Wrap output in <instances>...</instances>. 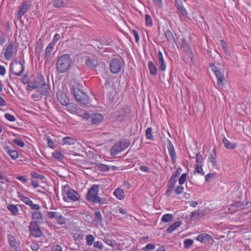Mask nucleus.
Masks as SVG:
<instances>
[{"mask_svg":"<svg viewBox=\"0 0 251 251\" xmlns=\"http://www.w3.org/2000/svg\"><path fill=\"white\" fill-rule=\"evenodd\" d=\"M54 47V44L53 43H50L46 49L45 53V58L48 59L52 51L53 48Z\"/></svg>","mask_w":251,"mask_h":251,"instance_id":"nucleus-32","label":"nucleus"},{"mask_svg":"<svg viewBox=\"0 0 251 251\" xmlns=\"http://www.w3.org/2000/svg\"><path fill=\"white\" fill-rule=\"evenodd\" d=\"M145 135L148 139L153 140V137L152 134V128L151 127H148L146 130Z\"/></svg>","mask_w":251,"mask_h":251,"instance_id":"nucleus-44","label":"nucleus"},{"mask_svg":"<svg viewBox=\"0 0 251 251\" xmlns=\"http://www.w3.org/2000/svg\"><path fill=\"white\" fill-rule=\"evenodd\" d=\"M13 54V46L12 42H11L7 47L4 55L6 59L11 60Z\"/></svg>","mask_w":251,"mask_h":251,"instance_id":"nucleus-21","label":"nucleus"},{"mask_svg":"<svg viewBox=\"0 0 251 251\" xmlns=\"http://www.w3.org/2000/svg\"><path fill=\"white\" fill-rule=\"evenodd\" d=\"M68 3V0H55L53 5L55 7H60Z\"/></svg>","mask_w":251,"mask_h":251,"instance_id":"nucleus-36","label":"nucleus"},{"mask_svg":"<svg viewBox=\"0 0 251 251\" xmlns=\"http://www.w3.org/2000/svg\"><path fill=\"white\" fill-rule=\"evenodd\" d=\"M181 225L180 221H176L173 224L170 225L167 229V232L168 233H171L177 228H178Z\"/></svg>","mask_w":251,"mask_h":251,"instance_id":"nucleus-26","label":"nucleus"},{"mask_svg":"<svg viewBox=\"0 0 251 251\" xmlns=\"http://www.w3.org/2000/svg\"><path fill=\"white\" fill-rule=\"evenodd\" d=\"M8 239L9 243L10 246L11 247L14 248H15L14 249H16L15 237L11 234H8Z\"/></svg>","mask_w":251,"mask_h":251,"instance_id":"nucleus-40","label":"nucleus"},{"mask_svg":"<svg viewBox=\"0 0 251 251\" xmlns=\"http://www.w3.org/2000/svg\"><path fill=\"white\" fill-rule=\"evenodd\" d=\"M17 146L23 148L25 146V143L24 141L22 139L17 138Z\"/></svg>","mask_w":251,"mask_h":251,"instance_id":"nucleus-56","label":"nucleus"},{"mask_svg":"<svg viewBox=\"0 0 251 251\" xmlns=\"http://www.w3.org/2000/svg\"><path fill=\"white\" fill-rule=\"evenodd\" d=\"M96 167L99 169L100 171L106 172L108 171H115L118 170V167L115 166H109L101 163H99L97 165Z\"/></svg>","mask_w":251,"mask_h":251,"instance_id":"nucleus-19","label":"nucleus"},{"mask_svg":"<svg viewBox=\"0 0 251 251\" xmlns=\"http://www.w3.org/2000/svg\"><path fill=\"white\" fill-rule=\"evenodd\" d=\"M25 63L24 60H21L18 62L17 61V69L18 68L20 70L17 73V76L20 75L24 70V64Z\"/></svg>","mask_w":251,"mask_h":251,"instance_id":"nucleus-33","label":"nucleus"},{"mask_svg":"<svg viewBox=\"0 0 251 251\" xmlns=\"http://www.w3.org/2000/svg\"><path fill=\"white\" fill-rule=\"evenodd\" d=\"M34 89L42 95L46 96L50 90V86L45 82L44 77L38 74L29 81L27 85V90L31 91Z\"/></svg>","mask_w":251,"mask_h":251,"instance_id":"nucleus-1","label":"nucleus"},{"mask_svg":"<svg viewBox=\"0 0 251 251\" xmlns=\"http://www.w3.org/2000/svg\"><path fill=\"white\" fill-rule=\"evenodd\" d=\"M204 215V212L201 210H197L192 213V217L194 218H199L203 217Z\"/></svg>","mask_w":251,"mask_h":251,"instance_id":"nucleus-37","label":"nucleus"},{"mask_svg":"<svg viewBox=\"0 0 251 251\" xmlns=\"http://www.w3.org/2000/svg\"><path fill=\"white\" fill-rule=\"evenodd\" d=\"M165 35L169 42L172 41L174 39L173 34L170 30H167L165 32Z\"/></svg>","mask_w":251,"mask_h":251,"instance_id":"nucleus-43","label":"nucleus"},{"mask_svg":"<svg viewBox=\"0 0 251 251\" xmlns=\"http://www.w3.org/2000/svg\"><path fill=\"white\" fill-rule=\"evenodd\" d=\"M223 143H224L225 147L228 149H234L236 147V144L230 142L226 137L223 138Z\"/></svg>","mask_w":251,"mask_h":251,"instance_id":"nucleus-28","label":"nucleus"},{"mask_svg":"<svg viewBox=\"0 0 251 251\" xmlns=\"http://www.w3.org/2000/svg\"><path fill=\"white\" fill-rule=\"evenodd\" d=\"M203 160V159L200 152L197 153L196 155V164L194 173H204L202 169Z\"/></svg>","mask_w":251,"mask_h":251,"instance_id":"nucleus-11","label":"nucleus"},{"mask_svg":"<svg viewBox=\"0 0 251 251\" xmlns=\"http://www.w3.org/2000/svg\"><path fill=\"white\" fill-rule=\"evenodd\" d=\"M216 157V150L215 149H213L212 150V152L210 153V156L209 157L210 161L212 164L213 166H214L216 164V160L215 159Z\"/></svg>","mask_w":251,"mask_h":251,"instance_id":"nucleus-42","label":"nucleus"},{"mask_svg":"<svg viewBox=\"0 0 251 251\" xmlns=\"http://www.w3.org/2000/svg\"><path fill=\"white\" fill-rule=\"evenodd\" d=\"M94 217L97 222H100L102 221V217L100 211H96L94 212Z\"/></svg>","mask_w":251,"mask_h":251,"instance_id":"nucleus-46","label":"nucleus"},{"mask_svg":"<svg viewBox=\"0 0 251 251\" xmlns=\"http://www.w3.org/2000/svg\"><path fill=\"white\" fill-rule=\"evenodd\" d=\"M157 59L158 63L160 64L159 67V70L161 71H165L166 69V64L164 61L163 54L160 51L158 53Z\"/></svg>","mask_w":251,"mask_h":251,"instance_id":"nucleus-20","label":"nucleus"},{"mask_svg":"<svg viewBox=\"0 0 251 251\" xmlns=\"http://www.w3.org/2000/svg\"><path fill=\"white\" fill-rule=\"evenodd\" d=\"M57 97L58 100L60 103L63 105H68L69 104V100L67 98V96L61 90H59L57 92Z\"/></svg>","mask_w":251,"mask_h":251,"instance_id":"nucleus-13","label":"nucleus"},{"mask_svg":"<svg viewBox=\"0 0 251 251\" xmlns=\"http://www.w3.org/2000/svg\"><path fill=\"white\" fill-rule=\"evenodd\" d=\"M214 74L217 79L218 86L220 89H222L224 87V81L225 80L224 75L220 70L216 71Z\"/></svg>","mask_w":251,"mask_h":251,"instance_id":"nucleus-16","label":"nucleus"},{"mask_svg":"<svg viewBox=\"0 0 251 251\" xmlns=\"http://www.w3.org/2000/svg\"><path fill=\"white\" fill-rule=\"evenodd\" d=\"M132 33L135 37L136 42L138 43L139 41V36L137 31L135 29H133Z\"/></svg>","mask_w":251,"mask_h":251,"instance_id":"nucleus-62","label":"nucleus"},{"mask_svg":"<svg viewBox=\"0 0 251 251\" xmlns=\"http://www.w3.org/2000/svg\"><path fill=\"white\" fill-rule=\"evenodd\" d=\"M146 25L148 26H151L152 25V20L151 16L148 14L145 15Z\"/></svg>","mask_w":251,"mask_h":251,"instance_id":"nucleus-49","label":"nucleus"},{"mask_svg":"<svg viewBox=\"0 0 251 251\" xmlns=\"http://www.w3.org/2000/svg\"><path fill=\"white\" fill-rule=\"evenodd\" d=\"M32 218L33 220H37V223L43 220V215L39 211H35L32 214Z\"/></svg>","mask_w":251,"mask_h":251,"instance_id":"nucleus-35","label":"nucleus"},{"mask_svg":"<svg viewBox=\"0 0 251 251\" xmlns=\"http://www.w3.org/2000/svg\"><path fill=\"white\" fill-rule=\"evenodd\" d=\"M52 156L53 158L57 160H62L64 158L63 155L58 151H55V152H52Z\"/></svg>","mask_w":251,"mask_h":251,"instance_id":"nucleus-45","label":"nucleus"},{"mask_svg":"<svg viewBox=\"0 0 251 251\" xmlns=\"http://www.w3.org/2000/svg\"><path fill=\"white\" fill-rule=\"evenodd\" d=\"M118 143L121 145V148L124 151L130 145V142L128 139H122L118 142Z\"/></svg>","mask_w":251,"mask_h":251,"instance_id":"nucleus-34","label":"nucleus"},{"mask_svg":"<svg viewBox=\"0 0 251 251\" xmlns=\"http://www.w3.org/2000/svg\"><path fill=\"white\" fill-rule=\"evenodd\" d=\"M99 187L97 185H93L87 192L86 200L93 203H99L103 204L105 203V199H102L98 196Z\"/></svg>","mask_w":251,"mask_h":251,"instance_id":"nucleus-5","label":"nucleus"},{"mask_svg":"<svg viewBox=\"0 0 251 251\" xmlns=\"http://www.w3.org/2000/svg\"><path fill=\"white\" fill-rule=\"evenodd\" d=\"M7 208L11 211L13 214H16V205L14 204H9L7 206Z\"/></svg>","mask_w":251,"mask_h":251,"instance_id":"nucleus-57","label":"nucleus"},{"mask_svg":"<svg viewBox=\"0 0 251 251\" xmlns=\"http://www.w3.org/2000/svg\"><path fill=\"white\" fill-rule=\"evenodd\" d=\"M184 188L183 186L180 185L177 186L175 189V193L179 195L181 194H182L184 191Z\"/></svg>","mask_w":251,"mask_h":251,"instance_id":"nucleus-51","label":"nucleus"},{"mask_svg":"<svg viewBox=\"0 0 251 251\" xmlns=\"http://www.w3.org/2000/svg\"><path fill=\"white\" fill-rule=\"evenodd\" d=\"M148 67L151 74L153 75H156L157 72V69L154 63L152 61L149 62Z\"/></svg>","mask_w":251,"mask_h":251,"instance_id":"nucleus-31","label":"nucleus"},{"mask_svg":"<svg viewBox=\"0 0 251 251\" xmlns=\"http://www.w3.org/2000/svg\"><path fill=\"white\" fill-rule=\"evenodd\" d=\"M19 197L20 198V200H22L25 204L28 205L32 204V201L29 198L25 197L21 195H20Z\"/></svg>","mask_w":251,"mask_h":251,"instance_id":"nucleus-48","label":"nucleus"},{"mask_svg":"<svg viewBox=\"0 0 251 251\" xmlns=\"http://www.w3.org/2000/svg\"><path fill=\"white\" fill-rule=\"evenodd\" d=\"M47 139L48 140V145L49 147L51 149H54L55 148L54 142L49 137H47Z\"/></svg>","mask_w":251,"mask_h":251,"instance_id":"nucleus-58","label":"nucleus"},{"mask_svg":"<svg viewBox=\"0 0 251 251\" xmlns=\"http://www.w3.org/2000/svg\"><path fill=\"white\" fill-rule=\"evenodd\" d=\"M120 146L118 142L113 146L111 149V153L112 155H116L123 151Z\"/></svg>","mask_w":251,"mask_h":251,"instance_id":"nucleus-27","label":"nucleus"},{"mask_svg":"<svg viewBox=\"0 0 251 251\" xmlns=\"http://www.w3.org/2000/svg\"><path fill=\"white\" fill-rule=\"evenodd\" d=\"M241 205L242 204L239 201L233 204H231L228 208L229 211H230L231 213H233L235 211H237L240 208H242Z\"/></svg>","mask_w":251,"mask_h":251,"instance_id":"nucleus-29","label":"nucleus"},{"mask_svg":"<svg viewBox=\"0 0 251 251\" xmlns=\"http://www.w3.org/2000/svg\"><path fill=\"white\" fill-rule=\"evenodd\" d=\"M154 249L155 245L151 244H147L144 248V250L146 251L153 250Z\"/></svg>","mask_w":251,"mask_h":251,"instance_id":"nucleus-61","label":"nucleus"},{"mask_svg":"<svg viewBox=\"0 0 251 251\" xmlns=\"http://www.w3.org/2000/svg\"><path fill=\"white\" fill-rule=\"evenodd\" d=\"M51 251H63L62 247L58 245H54L51 248Z\"/></svg>","mask_w":251,"mask_h":251,"instance_id":"nucleus-63","label":"nucleus"},{"mask_svg":"<svg viewBox=\"0 0 251 251\" xmlns=\"http://www.w3.org/2000/svg\"><path fill=\"white\" fill-rule=\"evenodd\" d=\"M168 150L169 151V154L171 156L172 161L175 162L176 159V153L175 150V148L173 145V143L170 140H168Z\"/></svg>","mask_w":251,"mask_h":251,"instance_id":"nucleus-18","label":"nucleus"},{"mask_svg":"<svg viewBox=\"0 0 251 251\" xmlns=\"http://www.w3.org/2000/svg\"><path fill=\"white\" fill-rule=\"evenodd\" d=\"M71 88V93L74 95L76 101L80 104L86 105L90 102V100L87 94L81 91L78 87L76 83L69 85Z\"/></svg>","mask_w":251,"mask_h":251,"instance_id":"nucleus-2","label":"nucleus"},{"mask_svg":"<svg viewBox=\"0 0 251 251\" xmlns=\"http://www.w3.org/2000/svg\"><path fill=\"white\" fill-rule=\"evenodd\" d=\"M15 62H16V61H13L11 62V65H10V72L11 73V74L10 75V81L13 84H15L14 79L15 78V76H16V73H15L14 71V65Z\"/></svg>","mask_w":251,"mask_h":251,"instance_id":"nucleus-30","label":"nucleus"},{"mask_svg":"<svg viewBox=\"0 0 251 251\" xmlns=\"http://www.w3.org/2000/svg\"><path fill=\"white\" fill-rule=\"evenodd\" d=\"M186 174H182V175H181V176H180V177L179 178V183L180 184V185H182L183 184L186 180V177H187V176H186Z\"/></svg>","mask_w":251,"mask_h":251,"instance_id":"nucleus-55","label":"nucleus"},{"mask_svg":"<svg viewBox=\"0 0 251 251\" xmlns=\"http://www.w3.org/2000/svg\"><path fill=\"white\" fill-rule=\"evenodd\" d=\"M214 174H207L205 177V180L207 182L210 181L211 179L214 178Z\"/></svg>","mask_w":251,"mask_h":251,"instance_id":"nucleus-64","label":"nucleus"},{"mask_svg":"<svg viewBox=\"0 0 251 251\" xmlns=\"http://www.w3.org/2000/svg\"><path fill=\"white\" fill-rule=\"evenodd\" d=\"M29 230L31 235L35 237H41L43 234L39 226L37 223V222H32L30 223Z\"/></svg>","mask_w":251,"mask_h":251,"instance_id":"nucleus-7","label":"nucleus"},{"mask_svg":"<svg viewBox=\"0 0 251 251\" xmlns=\"http://www.w3.org/2000/svg\"><path fill=\"white\" fill-rule=\"evenodd\" d=\"M30 6V3L28 1H25L22 5L20 7L18 12L17 16L19 18H21L22 16L24 15L28 10Z\"/></svg>","mask_w":251,"mask_h":251,"instance_id":"nucleus-15","label":"nucleus"},{"mask_svg":"<svg viewBox=\"0 0 251 251\" xmlns=\"http://www.w3.org/2000/svg\"><path fill=\"white\" fill-rule=\"evenodd\" d=\"M72 60L69 54L61 56L56 63L57 70L59 73L66 72L71 67Z\"/></svg>","mask_w":251,"mask_h":251,"instance_id":"nucleus-4","label":"nucleus"},{"mask_svg":"<svg viewBox=\"0 0 251 251\" xmlns=\"http://www.w3.org/2000/svg\"><path fill=\"white\" fill-rule=\"evenodd\" d=\"M61 192L63 200L66 202H75L80 199V195L78 192L71 189L68 185L62 187Z\"/></svg>","mask_w":251,"mask_h":251,"instance_id":"nucleus-3","label":"nucleus"},{"mask_svg":"<svg viewBox=\"0 0 251 251\" xmlns=\"http://www.w3.org/2000/svg\"><path fill=\"white\" fill-rule=\"evenodd\" d=\"M110 71L113 74H117L120 72L122 67V62L118 59L114 58L111 60L110 63Z\"/></svg>","mask_w":251,"mask_h":251,"instance_id":"nucleus-9","label":"nucleus"},{"mask_svg":"<svg viewBox=\"0 0 251 251\" xmlns=\"http://www.w3.org/2000/svg\"><path fill=\"white\" fill-rule=\"evenodd\" d=\"M193 244V240L190 239H186L184 242V247L186 249L189 248Z\"/></svg>","mask_w":251,"mask_h":251,"instance_id":"nucleus-50","label":"nucleus"},{"mask_svg":"<svg viewBox=\"0 0 251 251\" xmlns=\"http://www.w3.org/2000/svg\"><path fill=\"white\" fill-rule=\"evenodd\" d=\"M196 240L201 243H205L207 241H213V239L212 236L206 233H201L199 234L197 237Z\"/></svg>","mask_w":251,"mask_h":251,"instance_id":"nucleus-22","label":"nucleus"},{"mask_svg":"<svg viewBox=\"0 0 251 251\" xmlns=\"http://www.w3.org/2000/svg\"><path fill=\"white\" fill-rule=\"evenodd\" d=\"M94 246L95 248H97L100 250H102L103 248V244L100 241H97L94 243Z\"/></svg>","mask_w":251,"mask_h":251,"instance_id":"nucleus-60","label":"nucleus"},{"mask_svg":"<svg viewBox=\"0 0 251 251\" xmlns=\"http://www.w3.org/2000/svg\"><path fill=\"white\" fill-rule=\"evenodd\" d=\"M6 41L5 36L2 31H0V45L3 44Z\"/></svg>","mask_w":251,"mask_h":251,"instance_id":"nucleus-59","label":"nucleus"},{"mask_svg":"<svg viewBox=\"0 0 251 251\" xmlns=\"http://www.w3.org/2000/svg\"><path fill=\"white\" fill-rule=\"evenodd\" d=\"M181 49L183 50L187 54L191 55L193 54L192 49L190 44L188 43L185 38H182L181 40Z\"/></svg>","mask_w":251,"mask_h":251,"instance_id":"nucleus-14","label":"nucleus"},{"mask_svg":"<svg viewBox=\"0 0 251 251\" xmlns=\"http://www.w3.org/2000/svg\"><path fill=\"white\" fill-rule=\"evenodd\" d=\"M91 123L93 125H97L103 120V116L99 113H95L91 117Z\"/></svg>","mask_w":251,"mask_h":251,"instance_id":"nucleus-23","label":"nucleus"},{"mask_svg":"<svg viewBox=\"0 0 251 251\" xmlns=\"http://www.w3.org/2000/svg\"><path fill=\"white\" fill-rule=\"evenodd\" d=\"M119 213L123 215H125L126 214V209L123 207L118 206L116 207V214H118Z\"/></svg>","mask_w":251,"mask_h":251,"instance_id":"nucleus-53","label":"nucleus"},{"mask_svg":"<svg viewBox=\"0 0 251 251\" xmlns=\"http://www.w3.org/2000/svg\"><path fill=\"white\" fill-rule=\"evenodd\" d=\"M85 64L88 69L93 70L99 64L98 57L94 54L87 56L85 57Z\"/></svg>","mask_w":251,"mask_h":251,"instance_id":"nucleus-6","label":"nucleus"},{"mask_svg":"<svg viewBox=\"0 0 251 251\" xmlns=\"http://www.w3.org/2000/svg\"><path fill=\"white\" fill-rule=\"evenodd\" d=\"M3 150L5 153L7 155V157H8L9 156L12 160H16V151L15 150L11 149L9 146L4 147Z\"/></svg>","mask_w":251,"mask_h":251,"instance_id":"nucleus-24","label":"nucleus"},{"mask_svg":"<svg viewBox=\"0 0 251 251\" xmlns=\"http://www.w3.org/2000/svg\"><path fill=\"white\" fill-rule=\"evenodd\" d=\"M86 244L87 245L91 246L93 244L94 241V237L92 235H88L86 237Z\"/></svg>","mask_w":251,"mask_h":251,"instance_id":"nucleus-47","label":"nucleus"},{"mask_svg":"<svg viewBox=\"0 0 251 251\" xmlns=\"http://www.w3.org/2000/svg\"><path fill=\"white\" fill-rule=\"evenodd\" d=\"M48 217L50 219H55L57 223L60 225H64L66 223V219L57 211H51L48 212Z\"/></svg>","mask_w":251,"mask_h":251,"instance_id":"nucleus-8","label":"nucleus"},{"mask_svg":"<svg viewBox=\"0 0 251 251\" xmlns=\"http://www.w3.org/2000/svg\"><path fill=\"white\" fill-rule=\"evenodd\" d=\"M4 117L10 122H14L16 120L15 117L9 113H6L4 115Z\"/></svg>","mask_w":251,"mask_h":251,"instance_id":"nucleus-54","label":"nucleus"},{"mask_svg":"<svg viewBox=\"0 0 251 251\" xmlns=\"http://www.w3.org/2000/svg\"><path fill=\"white\" fill-rule=\"evenodd\" d=\"M30 247L33 251H37L40 248L39 244L35 242H32Z\"/></svg>","mask_w":251,"mask_h":251,"instance_id":"nucleus-52","label":"nucleus"},{"mask_svg":"<svg viewBox=\"0 0 251 251\" xmlns=\"http://www.w3.org/2000/svg\"><path fill=\"white\" fill-rule=\"evenodd\" d=\"M63 144L72 145L75 144V140L72 137L67 136L63 138Z\"/></svg>","mask_w":251,"mask_h":251,"instance_id":"nucleus-39","label":"nucleus"},{"mask_svg":"<svg viewBox=\"0 0 251 251\" xmlns=\"http://www.w3.org/2000/svg\"><path fill=\"white\" fill-rule=\"evenodd\" d=\"M130 113L131 111L129 107L126 106L119 111L118 119L121 122L126 120L129 118Z\"/></svg>","mask_w":251,"mask_h":251,"instance_id":"nucleus-10","label":"nucleus"},{"mask_svg":"<svg viewBox=\"0 0 251 251\" xmlns=\"http://www.w3.org/2000/svg\"><path fill=\"white\" fill-rule=\"evenodd\" d=\"M114 195L119 200H123L125 197V194L123 189L118 188L113 193Z\"/></svg>","mask_w":251,"mask_h":251,"instance_id":"nucleus-25","label":"nucleus"},{"mask_svg":"<svg viewBox=\"0 0 251 251\" xmlns=\"http://www.w3.org/2000/svg\"><path fill=\"white\" fill-rule=\"evenodd\" d=\"M173 219V216L172 214H166L162 216L161 221L163 222H169L172 221Z\"/></svg>","mask_w":251,"mask_h":251,"instance_id":"nucleus-41","label":"nucleus"},{"mask_svg":"<svg viewBox=\"0 0 251 251\" xmlns=\"http://www.w3.org/2000/svg\"><path fill=\"white\" fill-rule=\"evenodd\" d=\"M177 176L176 174L173 176L170 179V180L169 182L167 189L165 192V195L167 197H170L173 193V191H175V185L176 183V180H175L173 177H176Z\"/></svg>","mask_w":251,"mask_h":251,"instance_id":"nucleus-12","label":"nucleus"},{"mask_svg":"<svg viewBox=\"0 0 251 251\" xmlns=\"http://www.w3.org/2000/svg\"><path fill=\"white\" fill-rule=\"evenodd\" d=\"M43 44L41 41V40L40 39L37 43V45L36 46L35 49V52L37 54L40 55L41 52L43 51Z\"/></svg>","mask_w":251,"mask_h":251,"instance_id":"nucleus-38","label":"nucleus"},{"mask_svg":"<svg viewBox=\"0 0 251 251\" xmlns=\"http://www.w3.org/2000/svg\"><path fill=\"white\" fill-rule=\"evenodd\" d=\"M175 6L180 14L183 16L187 17L188 13L185 8H184L181 0H176Z\"/></svg>","mask_w":251,"mask_h":251,"instance_id":"nucleus-17","label":"nucleus"}]
</instances>
